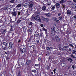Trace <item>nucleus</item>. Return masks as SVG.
I'll return each instance as SVG.
<instances>
[{
    "instance_id": "e433bc0d",
    "label": "nucleus",
    "mask_w": 76,
    "mask_h": 76,
    "mask_svg": "<svg viewBox=\"0 0 76 76\" xmlns=\"http://www.w3.org/2000/svg\"><path fill=\"white\" fill-rule=\"evenodd\" d=\"M24 64L23 63H21V65L22 66V67H23V66H24Z\"/></svg>"
},
{
    "instance_id": "7ed1b4c3",
    "label": "nucleus",
    "mask_w": 76,
    "mask_h": 76,
    "mask_svg": "<svg viewBox=\"0 0 76 76\" xmlns=\"http://www.w3.org/2000/svg\"><path fill=\"white\" fill-rule=\"evenodd\" d=\"M34 19L35 20H39L40 22H41V19L39 18V15H37L34 17Z\"/></svg>"
},
{
    "instance_id": "8fccbe9b",
    "label": "nucleus",
    "mask_w": 76,
    "mask_h": 76,
    "mask_svg": "<svg viewBox=\"0 0 76 76\" xmlns=\"http://www.w3.org/2000/svg\"><path fill=\"white\" fill-rule=\"evenodd\" d=\"M39 43V40H37V45H38Z\"/></svg>"
},
{
    "instance_id": "c03bdc74",
    "label": "nucleus",
    "mask_w": 76,
    "mask_h": 76,
    "mask_svg": "<svg viewBox=\"0 0 76 76\" xmlns=\"http://www.w3.org/2000/svg\"><path fill=\"white\" fill-rule=\"evenodd\" d=\"M2 48L4 50H6V49H7V48H6L5 47H2Z\"/></svg>"
},
{
    "instance_id": "49530a36",
    "label": "nucleus",
    "mask_w": 76,
    "mask_h": 76,
    "mask_svg": "<svg viewBox=\"0 0 76 76\" xmlns=\"http://www.w3.org/2000/svg\"><path fill=\"white\" fill-rule=\"evenodd\" d=\"M71 57H72L73 58H76V57H75V56H74L73 55H72Z\"/></svg>"
},
{
    "instance_id": "4468645a",
    "label": "nucleus",
    "mask_w": 76,
    "mask_h": 76,
    "mask_svg": "<svg viewBox=\"0 0 76 76\" xmlns=\"http://www.w3.org/2000/svg\"><path fill=\"white\" fill-rule=\"evenodd\" d=\"M23 6L24 7H28V6H29V4L28 3H25L23 4Z\"/></svg>"
},
{
    "instance_id": "774afa93",
    "label": "nucleus",
    "mask_w": 76,
    "mask_h": 76,
    "mask_svg": "<svg viewBox=\"0 0 76 76\" xmlns=\"http://www.w3.org/2000/svg\"><path fill=\"white\" fill-rule=\"evenodd\" d=\"M30 41H31V39H29L28 40V42H30Z\"/></svg>"
},
{
    "instance_id": "7c9ffc66",
    "label": "nucleus",
    "mask_w": 76,
    "mask_h": 76,
    "mask_svg": "<svg viewBox=\"0 0 76 76\" xmlns=\"http://www.w3.org/2000/svg\"><path fill=\"white\" fill-rule=\"evenodd\" d=\"M69 47H74V46H73V45H72V44H69Z\"/></svg>"
},
{
    "instance_id": "1a4fd4ad",
    "label": "nucleus",
    "mask_w": 76,
    "mask_h": 76,
    "mask_svg": "<svg viewBox=\"0 0 76 76\" xmlns=\"http://www.w3.org/2000/svg\"><path fill=\"white\" fill-rule=\"evenodd\" d=\"M6 10L7 9H10V8H11V5H6Z\"/></svg>"
},
{
    "instance_id": "f3484780",
    "label": "nucleus",
    "mask_w": 76,
    "mask_h": 76,
    "mask_svg": "<svg viewBox=\"0 0 76 76\" xmlns=\"http://www.w3.org/2000/svg\"><path fill=\"white\" fill-rule=\"evenodd\" d=\"M2 44H3V45H4L5 47H7V44L5 42H3Z\"/></svg>"
},
{
    "instance_id": "e2e57ef3",
    "label": "nucleus",
    "mask_w": 76,
    "mask_h": 76,
    "mask_svg": "<svg viewBox=\"0 0 76 76\" xmlns=\"http://www.w3.org/2000/svg\"><path fill=\"white\" fill-rule=\"evenodd\" d=\"M61 49V47H59V50H60Z\"/></svg>"
},
{
    "instance_id": "aec40b11",
    "label": "nucleus",
    "mask_w": 76,
    "mask_h": 76,
    "mask_svg": "<svg viewBox=\"0 0 76 76\" xmlns=\"http://www.w3.org/2000/svg\"><path fill=\"white\" fill-rule=\"evenodd\" d=\"M61 66H62V67H64L65 66H66V63H63L61 64Z\"/></svg>"
},
{
    "instance_id": "6e6552de",
    "label": "nucleus",
    "mask_w": 76,
    "mask_h": 76,
    "mask_svg": "<svg viewBox=\"0 0 76 76\" xmlns=\"http://www.w3.org/2000/svg\"><path fill=\"white\" fill-rule=\"evenodd\" d=\"M11 14L13 16H16V15H17V12H16L14 11L11 13Z\"/></svg>"
},
{
    "instance_id": "72a5a7b5",
    "label": "nucleus",
    "mask_w": 76,
    "mask_h": 76,
    "mask_svg": "<svg viewBox=\"0 0 76 76\" xmlns=\"http://www.w3.org/2000/svg\"><path fill=\"white\" fill-rule=\"evenodd\" d=\"M55 8H56V7L55 6H53L52 7L51 9L53 10H54V9H55Z\"/></svg>"
},
{
    "instance_id": "f257e3e1",
    "label": "nucleus",
    "mask_w": 76,
    "mask_h": 76,
    "mask_svg": "<svg viewBox=\"0 0 76 76\" xmlns=\"http://www.w3.org/2000/svg\"><path fill=\"white\" fill-rule=\"evenodd\" d=\"M51 34L53 36L55 35V32L57 34H58L59 32H60L56 26L53 27V28H51Z\"/></svg>"
},
{
    "instance_id": "c85d7f7f",
    "label": "nucleus",
    "mask_w": 76,
    "mask_h": 76,
    "mask_svg": "<svg viewBox=\"0 0 76 76\" xmlns=\"http://www.w3.org/2000/svg\"><path fill=\"white\" fill-rule=\"evenodd\" d=\"M75 53H76V50H73V52L72 53V54H75Z\"/></svg>"
},
{
    "instance_id": "b1692460",
    "label": "nucleus",
    "mask_w": 76,
    "mask_h": 76,
    "mask_svg": "<svg viewBox=\"0 0 76 76\" xmlns=\"http://www.w3.org/2000/svg\"><path fill=\"white\" fill-rule=\"evenodd\" d=\"M21 7V4H19L16 6V7Z\"/></svg>"
},
{
    "instance_id": "0e129e2a",
    "label": "nucleus",
    "mask_w": 76,
    "mask_h": 76,
    "mask_svg": "<svg viewBox=\"0 0 76 76\" xmlns=\"http://www.w3.org/2000/svg\"><path fill=\"white\" fill-rule=\"evenodd\" d=\"M33 51H34V53H36V51H35V50H33Z\"/></svg>"
},
{
    "instance_id": "a878e982",
    "label": "nucleus",
    "mask_w": 76,
    "mask_h": 76,
    "mask_svg": "<svg viewBox=\"0 0 76 76\" xmlns=\"http://www.w3.org/2000/svg\"><path fill=\"white\" fill-rule=\"evenodd\" d=\"M68 61H70L71 63H72V59L71 58H69L68 59Z\"/></svg>"
},
{
    "instance_id": "680f3d73",
    "label": "nucleus",
    "mask_w": 76,
    "mask_h": 76,
    "mask_svg": "<svg viewBox=\"0 0 76 76\" xmlns=\"http://www.w3.org/2000/svg\"><path fill=\"white\" fill-rule=\"evenodd\" d=\"M71 66H69V67H68L67 69H69L70 68Z\"/></svg>"
},
{
    "instance_id": "c9c22d12",
    "label": "nucleus",
    "mask_w": 76,
    "mask_h": 76,
    "mask_svg": "<svg viewBox=\"0 0 76 76\" xmlns=\"http://www.w3.org/2000/svg\"><path fill=\"white\" fill-rule=\"evenodd\" d=\"M32 72H34L35 73H37V71H36V70H33L32 71Z\"/></svg>"
},
{
    "instance_id": "58836bf2",
    "label": "nucleus",
    "mask_w": 76,
    "mask_h": 76,
    "mask_svg": "<svg viewBox=\"0 0 76 76\" xmlns=\"http://www.w3.org/2000/svg\"><path fill=\"white\" fill-rule=\"evenodd\" d=\"M45 68H46V69H49V67L48 66V65L46 66Z\"/></svg>"
},
{
    "instance_id": "79ce46f5",
    "label": "nucleus",
    "mask_w": 76,
    "mask_h": 76,
    "mask_svg": "<svg viewBox=\"0 0 76 76\" xmlns=\"http://www.w3.org/2000/svg\"><path fill=\"white\" fill-rule=\"evenodd\" d=\"M56 21V23H59V20H57V19Z\"/></svg>"
},
{
    "instance_id": "423d86ee",
    "label": "nucleus",
    "mask_w": 76,
    "mask_h": 76,
    "mask_svg": "<svg viewBox=\"0 0 76 76\" xmlns=\"http://www.w3.org/2000/svg\"><path fill=\"white\" fill-rule=\"evenodd\" d=\"M13 46V43L12 42H10L9 43L8 48L10 50H11Z\"/></svg>"
},
{
    "instance_id": "a211bd4d",
    "label": "nucleus",
    "mask_w": 76,
    "mask_h": 76,
    "mask_svg": "<svg viewBox=\"0 0 76 76\" xmlns=\"http://www.w3.org/2000/svg\"><path fill=\"white\" fill-rule=\"evenodd\" d=\"M42 10L43 11H45L46 10V7L44 6L42 7Z\"/></svg>"
},
{
    "instance_id": "9d476101",
    "label": "nucleus",
    "mask_w": 76,
    "mask_h": 76,
    "mask_svg": "<svg viewBox=\"0 0 76 76\" xmlns=\"http://www.w3.org/2000/svg\"><path fill=\"white\" fill-rule=\"evenodd\" d=\"M55 5L57 8H60V4L59 3H56V4Z\"/></svg>"
},
{
    "instance_id": "5fc2aeb1",
    "label": "nucleus",
    "mask_w": 76,
    "mask_h": 76,
    "mask_svg": "<svg viewBox=\"0 0 76 76\" xmlns=\"http://www.w3.org/2000/svg\"><path fill=\"white\" fill-rule=\"evenodd\" d=\"M20 15V12H18V16H19Z\"/></svg>"
},
{
    "instance_id": "4be33fe9",
    "label": "nucleus",
    "mask_w": 76,
    "mask_h": 76,
    "mask_svg": "<svg viewBox=\"0 0 76 76\" xmlns=\"http://www.w3.org/2000/svg\"><path fill=\"white\" fill-rule=\"evenodd\" d=\"M42 30H43V31H45L46 34L47 33V29H45V28H42Z\"/></svg>"
},
{
    "instance_id": "473e14b6",
    "label": "nucleus",
    "mask_w": 76,
    "mask_h": 76,
    "mask_svg": "<svg viewBox=\"0 0 76 76\" xmlns=\"http://www.w3.org/2000/svg\"><path fill=\"white\" fill-rule=\"evenodd\" d=\"M72 50V49L69 48V49H68L67 50V51H71V50Z\"/></svg>"
},
{
    "instance_id": "69168bd1",
    "label": "nucleus",
    "mask_w": 76,
    "mask_h": 76,
    "mask_svg": "<svg viewBox=\"0 0 76 76\" xmlns=\"http://www.w3.org/2000/svg\"><path fill=\"white\" fill-rule=\"evenodd\" d=\"M73 1H74V2H76V0H73Z\"/></svg>"
},
{
    "instance_id": "f704fd0d",
    "label": "nucleus",
    "mask_w": 76,
    "mask_h": 76,
    "mask_svg": "<svg viewBox=\"0 0 76 76\" xmlns=\"http://www.w3.org/2000/svg\"><path fill=\"white\" fill-rule=\"evenodd\" d=\"M10 3H14L15 2V1H14V0H12L11 1H10Z\"/></svg>"
},
{
    "instance_id": "412c9836",
    "label": "nucleus",
    "mask_w": 76,
    "mask_h": 76,
    "mask_svg": "<svg viewBox=\"0 0 76 76\" xmlns=\"http://www.w3.org/2000/svg\"><path fill=\"white\" fill-rule=\"evenodd\" d=\"M72 8H76V6L74 4H72L71 5Z\"/></svg>"
},
{
    "instance_id": "ddd939ff",
    "label": "nucleus",
    "mask_w": 76,
    "mask_h": 76,
    "mask_svg": "<svg viewBox=\"0 0 76 76\" xmlns=\"http://www.w3.org/2000/svg\"><path fill=\"white\" fill-rule=\"evenodd\" d=\"M34 35L35 37H38L39 36V34L38 33H36L34 34Z\"/></svg>"
},
{
    "instance_id": "bb28decb",
    "label": "nucleus",
    "mask_w": 76,
    "mask_h": 76,
    "mask_svg": "<svg viewBox=\"0 0 76 76\" xmlns=\"http://www.w3.org/2000/svg\"><path fill=\"white\" fill-rule=\"evenodd\" d=\"M28 24L29 25H32V24H34V23H32V22H30L28 23Z\"/></svg>"
},
{
    "instance_id": "20e7f679",
    "label": "nucleus",
    "mask_w": 76,
    "mask_h": 76,
    "mask_svg": "<svg viewBox=\"0 0 76 76\" xmlns=\"http://www.w3.org/2000/svg\"><path fill=\"white\" fill-rule=\"evenodd\" d=\"M20 52L21 54H23V53H25L26 52V49L24 48L22 49L21 48L20 49Z\"/></svg>"
},
{
    "instance_id": "4c0bfd02",
    "label": "nucleus",
    "mask_w": 76,
    "mask_h": 76,
    "mask_svg": "<svg viewBox=\"0 0 76 76\" xmlns=\"http://www.w3.org/2000/svg\"><path fill=\"white\" fill-rule=\"evenodd\" d=\"M22 28V29H23V31H26V29H25V28L23 27Z\"/></svg>"
},
{
    "instance_id": "13d9d810",
    "label": "nucleus",
    "mask_w": 76,
    "mask_h": 76,
    "mask_svg": "<svg viewBox=\"0 0 76 76\" xmlns=\"http://www.w3.org/2000/svg\"><path fill=\"white\" fill-rule=\"evenodd\" d=\"M58 46L59 47H61V44H59Z\"/></svg>"
},
{
    "instance_id": "cd10ccee",
    "label": "nucleus",
    "mask_w": 76,
    "mask_h": 76,
    "mask_svg": "<svg viewBox=\"0 0 76 76\" xmlns=\"http://www.w3.org/2000/svg\"><path fill=\"white\" fill-rule=\"evenodd\" d=\"M60 3L61 4L62 3H64V0H61L60 2Z\"/></svg>"
},
{
    "instance_id": "338daca9",
    "label": "nucleus",
    "mask_w": 76,
    "mask_h": 76,
    "mask_svg": "<svg viewBox=\"0 0 76 76\" xmlns=\"http://www.w3.org/2000/svg\"><path fill=\"white\" fill-rule=\"evenodd\" d=\"M9 58L8 57L7 58V60H9Z\"/></svg>"
},
{
    "instance_id": "393cba45",
    "label": "nucleus",
    "mask_w": 76,
    "mask_h": 76,
    "mask_svg": "<svg viewBox=\"0 0 76 76\" xmlns=\"http://www.w3.org/2000/svg\"><path fill=\"white\" fill-rule=\"evenodd\" d=\"M21 21H22V20H18L17 22V23H18V24H19V23H20Z\"/></svg>"
},
{
    "instance_id": "f03ea898",
    "label": "nucleus",
    "mask_w": 76,
    "mask_h": 76,
    "mask_svg": "<svg viewBox=\"0 0 76 76\" xmlns=\"http://www.w3.org/2000/svg\"><path fill=\"white\" fill-rule=\"evenodd\" d=\"M34 2L32 1H30L29 2L28 9L29 10H31V11L33 10H32V7H33V6H34Z\"/></svg>"
},
{
    "instance_id": "9b49d317",
    "label": "nucleus",
    "mask_w": 76,
    "mask_h": 76,
    "mask_svg": "<svg viewBox=\"0 0 76 76\" xmlns=\"http://www.w3.org/2000/svg\"><path fill=\"white\" fill-rule=\"evenodd\" d=\"M68 48V46H64L62 48V50L63 51H64V50H67V49Z\"/></svg>"
},
{
    "instance_id": "052dcab7",
    "label": "nucleus",
    "mask_w": 76,
    "mask_h": 76,
    "mask_svg": "<svg viewBox=\"0 0 76 76\" xmlns=\"http://www.w3.org/2000/svg\"><path fill=\"white\" fill-rule=\"evenodd\" d=\"M18 43H20V42H21V40H19L18 41Z\"/></svg>"
},
{
    "instance_id": "c756f323",
    "label": "nucleus",
    "mask_w": 76,
    "mask_h": 76,
    "mask_svg": "<svg viewBox=\"0 0 76 76\" xmlns=\"http://www.w3.org/2000/svg\"><path fill=\"white\" fill-rule=\"evenodd\" d=\"M59 19L60 20H62L63 19V17L61 16L59 17Z\"/></svg>"
},
{
    "instance_id": "ea45409f",
    "label": "nucleus",
    "mask_w": 76,
    "mask_h": 76,
    "mask_svg": "<svg viewBox=\"0 0 76 76\" xmlns=\"http://www.w3.org/2000/svg\"><path fill=\"white\" fill-rule=\"evenodd\" d=\"M72 67L73 68V70H74V69H75V65H73L72 66Z\"/></svg>"
},
{
    "instance_id": "5701e85b",
    "label": "nucleus",
    "mask_w": 76,
    "mask_h": 76,
    "mask_svg": "<svg viewBox=\"0 0 76 76\" xmlns=\"http://www.w3.org/2000/svg\"><path fill=\"white\" fill-rule=\"evenodd\" d=\"M57 19L56 17H53L52 18L53 20H54V21H56Z\"/></svg>"
},
{
    "instance_id": "2f4dec72",
    "label": "nucleus",
    "mask_w": 76,
    "mask_h": 76,
    "mask_svg": "<svg viewBox=\"0 0 76 76\" xmlns=\"http://www.w3.org/2000/svg\"><path fill=\"white\" fill-rule=\"evenodd\" d=\"M43 34L42 33H40V37H42V38L43 37Z\"/></svg>"
},
{
    "instance_id": "2eb2a0df",
    "label": "nucleus",
    "mask_w": 76,
    "mask_h": 76,
    "mask_svg": "<svg viewBox=\"0 0 76 76\" xmlns=\"http://www.w3.org/2000/svg\"><path fill=\"white\" fill-rule=\"evenodd\" d=\"M45 15L47 16V17H50V14L49 13H46L45 14Z\"/></svg>"
},
{
    "instance_id": "dca6fc26",
    "label": "nucleus",
    "mask_w": 76,
    "mask_h": 76,
    "mask_svg": "<svg viewBox=\"0 0 76 76\" xmlns=\"http://www.w3.org/2000/svg\"><path fill=\"white\" fill-rule=\"evenodd\" d=\"M30 63H31V61L29 60H28L26 62V64L27 65H29L30 64Z\"/></svg>"
},
{
    "instance_id": "09e8293b",
    "label": "nucleus",
    "mask_w": 76,
    "mask_h": 76,
    "mask_svg": "<svg viewBox=\"0 0 76 76\" xmlns=\"http://www.w3.org/2000/svg\"><path fill=\"white\" fill-rule=\"evenodd\" d=\"M33 35H31V37H30V38L31 39H32V38H33Z\"/></svg>"
},
{
    "instance_id": "bf43d9fd",
    "label": "nucleus",
    "mask_w": 76,
    "mask_h": 76,
    "mask_svg": "<svg viewBox=\"0 0 76 76\" xmlns=\"http://www.w3.org/2000/svg\"><path fill=\"white\" fill-rule=\"evenodd\" d=\"M73 18L74 19H76V15L74 16Z\"/></svg>"
},
{
    "instance_id": "f8f14e48",
    "label": "nucleus",
    "mask_w": 76,
    "mask_h": 76,
    "mask_svg": "<svg viewBox=\"0 0 76 76\" xmlns=\"http://www.w3.org/2000/svg\"><path fill=\"white\" fill-rule=\"evenodd\" d=\"M67 14L68 15H70L71 14V12L70 11V10H67V12H66Z\"/></svg>"
},
{
    "instance_id": "6ab92c4d",
    "label": "nucleus",
    "mask_w": 76,
    "mask_h": 76,
    "mask_svg": "<svg viewBox=\"0 0 76 76\" xmlns=\"http://www.w3.org/2000/svg\"><path fill=\"white\" fill-rule=\"evenodd\" d=\"M6 29H4L3 31H1V33L2 34H4L6 33Z\"/></svg>"
},
{
    "instance_id": "864d4df0",
    "label": "nucleus",
    "mask_w": 76,
    "mask_h": 76,
    "mask_svg": "<svg viewBox=\"0 0 76 76\" xmlns=\"http://www.w3.org/2000/svg\"><path fill=\"white\" fill-rule=\"evenodd\" d=\"M35 66H39V64H35Z\"/></svg>"
},
{
    "instance_id": "3c124183",
    "label": "nucleus",
    "mask_w": 76,
    "mask_h": 76,
    "mask_svg": "<svg viewBox=\"0 0 76 76\" xmlns=\"http://www.w3.org/2000/svg\"><path fill=\"white\" fill-rule=\"evenodd\" d=\"M56 69H55L53 70V72H54V73H56Z\"/></svg>"
},
{
    "instance_id": "4d7b16f0",
    "label": "nucleus",
    "mask_w": 76,
    "mask_h": 76,
    "mask_svg": "<svg viewBox=\"0 0 76 76\" xmlns=\"http://www.w3.org/2000/svg\"><path fill=\"white\" fill-rule=\"evenodd\" d=\"M40 26L41 27H43V26H44V25H43V24H42L40 25Z\"/></svg>"
},
{
    "instance_id": "0eeeda50",
    "label": "nucleus",
    "mask_w": 76,
    "mask_h": 76,
    "mask_svg": "<svg viewBox=\"0 0 76 76\" xmlns=\"http://www.w3.org/2000/svg\"><path fill=\"white\" fill-rule=\"evenodd\" d=\"M42 19L44 20V21H45V22H49V19L48 18H44V17H42Z\"/></svg>"
},
{
    "instance_id": "de8ad7c7",
    "label": "nucleus",
    "mask_w": 76,
    "mask_h": 76,
    "mask_svg": "<svg viewBox=\"0 0 76 76\" xmlns=\"http://www.w3.org/2000/svg\"><path fill=\"white\" fill-rule=\"evenodd\" d=\"M38 59L39 61H40L41 60V58H40V57H39L38 58Z\"/></svg>"
},
{
    "instance_id": "603ef678",
    "label": "nucleus",
    "mask_w": 76,
    "mask_h": 76,
    "mask_svg": "<svg viewBox=\"0 0 76 76\" xmlns=\"http://www.w3.org/2000/svg\"><path fill=\"white\" fill-rule=\"evenodd\" d=\"M47 50H50V48L48 47H47Z\"/></svg>"
},
{
    "instance_id": "6e6d98bb",
    "label": "nucleus",
    "mask_w": 76,
    "mask_h": 76,
    "mask_svg": "<svg viewBox=\"0 0 76 76\" xmlns=\"http://www.w3.org/2000/svg\"><path fill=\"white\" fill-rule=\"evenodd\" d=\"M12 27H13V26H12L11 27V31H12V30H13V29L12 28Z\"/></svg>"
},
{
    "instance_id": "a19ab883",
    "label": "nucleus",
    "mask_w": 76,
    "mask_h": 76,
    "mask_svg": "<svg viewBox=\"0 0 76 76\" xmlns=\"http://www.w3.org/2000/svg\"><path fill=\"white\" fill-rule=\"evenodd\" d=\"M61 13H59L58 14V16H61Z\"/></svg>"
},
{
    "instance_id": "39448f33",
    "label": "nucleus",
    "mask_w": 76,
    "mask_h": 76,
    "mask_svg": "<svg viewBox=\"0 0 76 76\" xmlns=\"http://www.w3.org/2000/svg\"><path fill=\"white\" fill-rule=\"evenodd\" d=\"M55 39H56V42H60V37L56 35L55 36Z\"/></svg>"
},
{
    "instance_id": "37998d69",
    "label": "nucleus",
    "mask_w": 76,
    "mask_h": 76,
    "mask_svg": "<svg viewBox=\"0 0 76 76\" xmlns=\"http://www.w3.org/2000/svg\"><path fill=\"white\" fill-rule=\"evenodd\" d=\"M32 31V29L30 28L29 29V31L30 32H31Z\"/></svg>"
},
{
    "instance_id": "a18cd8bd",
    "label": "nucleus",
    "mask_w": 76,
    "mask_h": 76,
    "mask_svg": "<svg viewBox=\"0 0 76 76\" xmlns=\"http://www.w3.org/2000/svg\"><path fill=\"white\" fill-rule=\"evenodd\" d=\"M62 6L64 8H65V5H64V4H63L62 5Z\"/></svg>"
}]
</instances>
